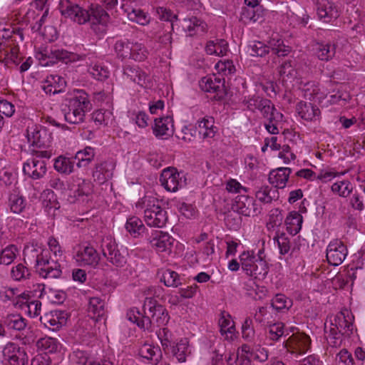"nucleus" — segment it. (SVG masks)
Instances as JSON below:
<instances>
[{
	"mask_svg": "<svg viewBox=\"0 0 365 365\" xmlns=\"http://www.w3.org/2000/svg\"><path fill=\"white\" fill-rule=\"evenodd\" d=\"M144 314L148 310L151 317L145 316L137 308L131 309L127 313L128 319L143 330H150L152 324L157 327L166 325L170 319L167 309L153 297H146L143 304Z\"/></svg>",
	"mask_w": 365,
	"mask_h": 365,
	"instance_id": "obj_1",
	"label": "nucleus"
},
{
	"mask_svg": "<svg viewBox=\"0 0 365 365\" xmlns=\"http://www.w3.org/2000/svg\"><path fill=\"white\" fill-rule=\"evenodd\" d=\"M91 108L88 94L83 90H77L71 98L66 100L61 110L66 121L71 124H78L83 122L86 113Z\"/></svg>",
	"mask_w": 365,
	"mask_h": 365,
	"instance_id": "obj_2",
	"label": "nucleus"
},
{
	"mask_svg": "<svg viewBox=\"0 0 365 365\" xmlns=\"http://www.w3.org/2000/svg\"><path fill=\"white\" fill-rule=\"evenodd\" d=\"M240 262L242 270L246 274L259 280L264 279L268 274L269 267L267 262L257 258L254 251H244L240 255Z\"/></svg>",
	"mask_w": 365,
	"mask_h": 365,
	"instance_id": "obj_3",
	"label": "nucleus"
},
{
	"mask_svg": "<svg viewBox=\"0 0 365 365\" xmlns=\"http://www.w3.org/2000/svg\"><path fill=\"white\" fill-rule=\"evenodd\" d=\"M30 252L33 258H35V267L41 277L56 279L61 275V265L57 260L51 259L43 251L38 253L36 249H33Z\"/></svg>",
	"mask_w": 365,
	"mask_h": 365,
	"instance_id": "obj_4",
	"label": "nucleus"
},
{
	"mask_svg": "<svg viewBox=\"0 0 365 365\" xmlns=\"http://www.w3.org/2000/svg\"><path fill=\"white\" fill-rule=\"evenodd\" d=\"M243 103L250 110L255 111L258 110L260 111L264 118L270 119L271 120H282L283 115L277 111L272 102L259 96H253L245 99Z\"/></svg>",
	"mask_w": 365,
	"mask_h": 365,
	"instance_id": "obj_5",
	"label": "nucleus"
},
{
	"mask_svg": "<svg viewBox=\"0 0 365 365\" xmlns=\"http://www.w3.org/2000/svg\"><path fill=\"white\" fill-rule=\"evenodd\" d=\"M103 256L116 267H123L127 263V252H121L115 240L111 237L103 238L101 243Z\"/></svg>",
	"mask_w": 365,
	"mask_h": 365,
	"instance_id": "obj_6",
	"label": "nucleus"
},
{
	"mask_svg": "<svg viewBox=\"0 0 365 365\" xmlns=\"http://www.w3.org/2000/svg\"><path fill=\"white\" fill-rule=\"evenodd\" d=\"M59 10L62 16L70 18L79 24H85L91 18L88 11L70 0H61L59 3Z\"/></svg>",
	"mask_w": 365,
	"mask_h": 365,
	"instance_id": "obj_7",
	"label": "nucleus"
},
{
	"mask_svg": "<svg viewBox=\"0 0 365 365\" xmlns=\"http://www.w3.org/2000/svg\"><path fill=\"white\" fill-rule=\"evenodd\" d=\"M200 87L205 92L214 93L213 99L215 101L223 100L227 94L225 79L217 77L215 75L202 78Z\"/></svg>",
	"mask_w": 365,
	"mask_h": 365,
	"instance_id": "obj_8",
	"label": "nucleus"
},
{
	"mask_svg": "<svg viewBox=\"0 0 365 365\" xmlns=\"http://www.w3.org/2000/svg\"><path fill=\"white\" fill-rule=\"evenodd\" d=\"M41 54L42 58L49 59V61L46 63V65L49 63L53 64L56 63V61H61L65 63L83 61L86 57L85 54L79 55L56 47L46 48Z\"/></svg>",
	"mask_w": 365,
	"mask_h": 365,
	"instance_id": "obj_9",
	"label": "nucleus"
},
{
	"mask_svg": "<svg viewBox=\"0 0 365 365\" xmlns=\"http://www.w3.org/2000/svg\"><path fill=\"white\" fill-rule=\"evenodd\" d=\"M232 209L239 214L247 217L257 215L262 210V207L256 204L255 199L247 195H237Z\"/></svg>",
	"mask_w": 365,
	"mask_h": 365,
	"instance_id": "obj_10",
	"label": "nucleus"
},
{
	"mask_svg": "<svg viewBox=\"0 0 365 365\" xmlns=\"http://www.w3.org/2000/svg\"><path fill=\"white\" fill-rule=\"evenodd\" d=\"M160 181L162 186L170 192H176L185 185V180H182L181 173L173 168L164 169L160 175Z\"/></svg>",
	"mask_w": 365,
	"mask_h": 365,
	"instance_id": "obj_11",
	"label": "nucleus"
},
{
	"mask_svg": "<svg viewBox=\"0 0 365 365\" xmlns=\"http://www.w3.org/2000/svg\"><path fill=\"white\" fill-rule=\"evenodd\" d=\"M3 356L10 365H27L29 357L24 348L14 343H8L3 349Z\"/></svg>",
	"mask_w": 365,
	"mask_h": 365,
	"instance_id": "obj_12",
	"label": "nucleus"
},
{
	"mask_svg": "<svg viewBox=\"0 0 365 365\" xmlns=\"http://www.w3.org/2000/svg\"><path fill=\"white\" fill-rule=\"evenodd\" d=\"M347 309H344L336 314L333 320H331L330 329L339 331L345 336H350L353 331L352 319Z\"/></svg>",
	"mask_w": 365,
	"mask_h": 365,
	"instance_id": "obj_13",
	"label": "nucleus"
},
{
	"mask_svg": "<svg viewBox=\"0 0 365 365\" xmlns=\"http://www.w3.org/2000/svg\"><path fill=\"white\" fill-rule=\"evenodd\" d=\"M29 142L38 148H48L52 141V134L48 129L42 126H36L31 131L27 130Z\"/></svg>",
	"mask_w": 365,
	"mask_h": 365,
	"instance_id": "obj_14",
	"label": "nucleus"
},
{
	"mask_svg": "<svg viewBox=\"0 0 365 365\" xmlns=\"http://www.w3.org/2000/svg\"><path fill=\"white\" fill-rule=\"evenodd\" d=\"M348 251L346 245L340 240L331 242L327 248V259L331 265L338 266L345 259Z\"/></svg>",
	"mask_w": 365,
	"mask_h": 365,
	"instance_id": "obj_15",
	"label": "nucleus"
},
{
	"mask_svg": "<svg viewBox=\"0 0 365 365\" xmlns=\"http://www.w3.org/2000/svg\"><path fill=\"white\" fill-rule=\"evenodd\" d=\"M116 163L113 159H108L97 163L93 171L95 181L103 183L112 178Z\"/></svg>",
	"mask_w": 365,
	"mask_h": 365,
	"instance_id": "obj_16",
	"label": "nucleus"
},
{
	"mask_svg": "<svg viewBox=\"0 0 365 365\" xmlns=\"http://www.w3.org/2000/svg\"><path fill=\"white\" fill-rule=\"evenodd\" d=\"M317 14L319 19L325 23L331 22L339 16V8L333 0H322L318 3Z\"/></svg>",
	"mask_w": 365,
	"mask_h": 365,
	"instance_id": "obj_17",
	"label": "nucleus"
},
{
	"mask_svg": "<svg viewBox=\"0 0 365 365\" xmlns=\"http://www.w3.org/2000/svg\"><path fill=\"white\" fill-rule=\"evenodd\" d=\"M46 163L44 160L31 158L23 165V172L33 180L42 178L46 173Z\"/></svg>",
	"mask_w": 365,
	"mask_h": 365,
	"instance_id": "obj_18",
	"label": "nucleus"
},
{
	"mask_svg": "<svg viewBox=\"0 0 365 365\" xmlns=\"http://www.w3.org/2000/svg\"><path fill=\"white\" fill-rule=\"evenodd\" d=\"M75 259L81 266H89L95 268L98 265L101 257L94 247L85 246L82 250L78 251Z\"/></svg>",
	"mask_w": 365,
	"mask_h": 365,
	"instance_id": "obj_19",
	"label": "nucleus"
},
{
	"mask_svg": "<svg viewBox=\"0 0 365 365\" xmlns=\"http://www.w3.org/2000/svg\"><path fill=\"white\" fill-rule=\"evenodd\" d=\"M66 313L60 310H53L41 317L40 321L45 327L51 331H58L63 325L66 324Z\"/></svg>",
	"mask_w": 365,
	"mask_h": 365,
	"instance_id": "obj_20",
	"label": "nucleus"
},
{
	"mask_svg": "<svg viewBox=\"0 0 365 365\" xmlns=\"http://www.w3.org/2000/svg\"><path fill=\"white\" fill-rule=\"evenodd\" d=\"M174 239L168 233L161 231H155L153 237L150 239V243L153 248L158 252L170 254L173 247Z\"/></svg>",
	"mask_w": 365,
	"mask_h": 365,
	"instance_id": "obj_21",
	"label": "nucleus"
},
{
	"mask_svg": "<svg viewBox=\"0 0 365 365\" xmlns=\"http://www.w3.org/2000/svg\"><path fill=\"white\" fill-rule=\"evenodd\" d=\"M291 173L292 169L289 168H279L273 170L269 174V182L276 188L282 189L285 187Z\"/></svg>",
	"mask_w": 365,
	"mask_h": 365,
	"instance_id": "obj_22",
	"label": "nucleus"
},
{
	"mask_svg": "<svg viewBox=\"0 0 365 365\" xmlns=\"http://www.w3.org/2000/svg\"><path fill=\"white\" fill-rule=\"evenodd\" d=\"M144 219L150 227H163L168 221L167 212L162 207L148 211L144 215Z\"/></svg>",
	"mask_w": 365,
	"mask_h": 365,
	"instance_id": "obj_23",
	"label": "nucleus"
},
{
	"mask_svg": "<svg viewBox=\"0 0 365 365\" xmlns=\"http://www.w3.org/2000/svg\"><path fill=\"white\" fill-rule=\"evenodd\" d=\"M173 119L168 115L155 118L153 130L155 135L158 138H160L165 135H172L173 133Z\"/></svg>",
	"mask_w": 365,
	"mask_h": 365,
	"instance_id": "obj_24",
	"label": "nucleus"
},
{
	"mask_svg": "<svg viewBox=\"0 0 365 365\" xmlns=\"http://www.w3.org/2000/svg\"><path fill=\"white\" fill-rule=\"evenodd\" d=\"M296 110L302 119L309 121L314 120L320 114V110L317 106L304 101H300L297 104Z\"/></svg>",
	"mask_w": 365,
	"mask_h": 365,
	"instance_id": "obj_25",
	"label": "nucleus"
},
{
	"mask_svg": "<svg viewBox=\"0 0 365 365\" xmlns=\"http://www.w3.org/2000/svg\"><path fill=\"white\" fill-rule=\"evenodd\" d=\"M7 206L11 212L21 214L26 207V201L19 192L14 190L9 194Z\"/></svg>",
	"mask_w": 365,
	"mask_h": 365,
	"instance_id": "obj_26",
	"label": "nucleus"
},
{
	"mask_svg": "<svg viewBox=\"0 0 365 365\" xmlns=\"http://www.w3.org/2000/svg\"><path fill=\"white\" fill-rule=\"evenodd\" d=\"M123 75L131 81L143 86L145 83L147 75L137 66H125Z\"/></svg>",
	"mask_w": 365,
	"mask_h": 365,
	"instance_id": "obj_27",
	"label": "nucleus"
},
{
	"mask_svg": "<svg viewBox=\"0 0 365 365\" xmlns=\"http://www.w3.org/2000/svg\"><path fill=\"white\" fill-rule=\"evenodd\" d=\"M336 46L334 43H318L315 46V54L321 61H328L333 58L336 53Z\"/></svg>",
	"mask_w": 365,
	"mask_h": 365,
	"instance_id": "obj_28",
	"label": "nucleus"
},
{
	"mask_svg": "<svg viewBox=\"0 0 365 365\" xmlns=\"http://www.w3.org/2000/svg\"><path fill=\"white\" fill-rule=\"evenodd\" d=\"M302 216L297 211L290 212L285 219L287 232L292 235H297L302 228Z\"/></svg>",
	"mask_w": 365,
	"mask_h": 365,
	"instance_id": "obj_29",
	"label": "nucleus"
},
{
	"mask_svg": "<svg viewBox=\"0 0 365 365\" xmlns=\"http://www.w3.org/2000/svg\"><path fill=\"white\" fill-rule=\"evenodd\" d=\"M182 26L184 31L187 32L188 35L190 36L196 34L199 31L203 32L206 29V24L196 16L184 19Z\"/></svg>",
	"mask_w": 365,
	"mask_h": 365,
	"instance_id": "obj_30",
	"label": "nucleus"
},
{
	"mask_svg": "<svg viewBox=\"0 0 365 365\" xmlns=\"http://www.w3.org/2000/svg\"><path fill=\"white\" fill-rule=\"evenodd\" d=\"M91 18L88 21L92 22L93 25L101 24L105 26L109 19L108 14L104 10V9L98 4H91V13H89Z\"/></svg>",
	"mask_w": 365,
	"mask_h": 365,
	"instance_id": "obj_31",
	"label": "nucleus"
},
{
	"mask_svg": "<svg viewBox=\"0 0 365 365\" xmlns=\"http://www.w3.org/2000/svg\"><path fill=\"white\" fill-rule=\"evenodd\" d=\"M75 160L73 157L67 158L60 155L54 160V169L59 173L69 175L73 171Z\"/></svg>",
	"mask_w": 365,
	"mask_h": 365,
	"instance_id": "obj_32",
	"label": "nucleus"
},
{
	"mask_svg": "<svg viewBox=\"0 0 365 365\" xmlns=\"http://www.w3.org/2000/svg\"><path fill=\"white\" fill-rule=\"evenodd\" d=\"M228 51V43L224 39H216L207 42L205 51L209 55L224 56Z\"/></svg>",
	"mask_w": 365,
	"mask_h": 365,
	"instance_id": "obj_33",
	"label": "nucleus"
},
{
	"mask_svg": "<svg viewBox=\"0 0 365 365\" xmlns=\"http://www.w3.org/2000/svg\"><path fill=\"white\" fill-rule=\"evenodd\" d=\"M105 302L99 297H91L89 299L88 311L91 317L96 321L105 314Z\"/></svg>",
	"mask_w": 365,
	"mask_h": 365,
	"instance_id": "obj_34",
	"label": "nucleus"
},
{
	"mask_svg": "<svg viewBox=\"0 0 365 365\" xmlns=\"http://www.w3.org/2000/svg\"><path fill=\"white\" fill-rule=\"evenodd\" d=\"M139 355L153 363L157 364L159 361V357L161 356L160 349L148 344H144L140 346L138 351Z\"/></svg>",
	"mask_w": 365,
	"mask_h": 365,
	"instance_id": "obj_35",
	"label": "nucleus"
},
{
	"mask_svg": "<svg viewBox=\"0 0 365 365\" xmlns=\"http://www.w3.org/2000/svg\"><path fill=\"white\" fill-rule=\"evenodd\" d=\"M257 199L262 203H271L279 197V192L276 189H272L268 185L262 186L255 193Z\"/></svg>",
	"mask_w": 365,
	"mask_h": 365,
	"instance_id": "obj_36",
	"label": "nucleus"
},
{
	"mask_svg": "<svg viewBox=\"0 0 365 365\" xmlns=\"http://www.w3.org/2000/svg\"><path fill=\"white\" fill-rule=\"evenodd\" d=\"M36 346L38 350L43 351L45 354H51L58 351L59 342L55 338L45 336L37 341Z\"/></svg>",
	"mask_w": 365,
	"mask_h": 365,
	"instance_id": "obj_37",
	"label": "nucleus"
},
{
	"mask_svg": "<svg viewBox=\"0 0 365 365\" xmlns=\"http://www.w3.org/2000/svg\"><path fill=\"white\" fill-rule=\"evenodd\" d=\"M95 150L91 147H86L83 150H79L73 157L77 160L76 165L78 168L86 167L94 159Z\"/></svg>",
	"mask_w": 365,
	"mask_h": 365,
	"instance_id": "obj_38",
	"label": "nucleus"
},
{
	"mask_svg": "<svg viewBox=\"0 0 365 365\" xmlns=\"http://www.w3.org/2000/svg\"><path fill=\"white\" fill-rule=\"evenodd\" d=\"M127 231L134 237H139L143 234L145 227L140 219L137 217H131L127 220L125 224Z\"/></svg>",
	"mask_w": 365,
	"mask_h": 365,
	"instance_id": "obj_39",
	"label": "nucleus"
},
{
	"mask_svg": "<svg viewBox=\"0 0 365 365\" xmlns=\"http://www.w3.org/2000/svg\"><path fill=\"white\" fill-rule=\"evenodd\" d=\"M279 74L283 81H291L297 77V71L292 64V61H287L279 66Z\"/></svg>",
	"mask_w": 365,
	"mask_h": 365,
	"instance_id": "obj_40",
	"label": "nucleus"
},
{
	"mask_svg": "<svg viewBox=\"0 0 365 365\" xmlns=\"http://www.w3.org/2000/svg\"><path fill=\"white\" fill-rule=\"evenodd\" d=\"M182 277L176 272L166 269L163 272L160 281L166 287H178L182 284Z\"/></svg>",
	"mask_w": 365,
	"mask_h": 365,
	"instance_id": "obj_41",
	"label": "nucleus"
},
{
	"mask_svg": "<svg viewBox=\"0 0 365 365\" xmlns=\"http://www.w3.org/2000/svg\"><path fill=\"white\" fill-rule=\"evenodd\" d=\"M136 207L143 210L145 214L148 211L160 209L161 206L158 198L154 196L145 195L136 203Z\"/></svg>",
	"mask_w": 365,
	"mask_h": 365,
	"instance_id": "obj_42",
	"label": "nucleus"
},
{
	"mask_svg": "<svg viewBox=\"0 0 365 365\" xmlns=\"http://www.w3.org/2000/svg\"><path fill=\"white\" fill-rule=\"evenodd\" d=\"M293 304L292 299L283 294H277L272 299L271 305L277 312L289 310Z\"/></svg>",
	"mask_w": 365,
	"mask_h": 365,
	"instance_id": "obj_43",
	"label": "nucleus"
},
{
	"mask_svg": "<svg viewBox=\"0 0 365 365\" xmlns=\"http://www.w3.org/2000/svg\"><path fill=\"white\" fill-rule=\"evenodd\" d=\"M188 347V341L187 339H180L171 349V353L177 359L179 362H185L186 360V354Z\"/></svg>",
	"mask_w": 365,
	"mask_h": 365,
	"instance_id": "obj_44",
	"label": "nucleus"
},
{
	"mask_svg": "<svg viewBox=\"0 0 365 365\" xmlns=\"http://www.w3.org/2000/svg\"><path fill=\"white\" fill-rule=\"evenodd\" d=\"M292 343L300 352H305L310 346L311 339L303 333L293 334L290 337Z\"/></svg>",
	"mask_w": 365,
	"mask_h": 365,
	"instance_id": "obj_45",
	"label": "nucleus"
},
{
	"mask_svg": "<svg viewBox=\"0 0 365 365\" xmlns=\"http://www.w3.org/2000/svg\"><path fill=\"white\" fill-rule=\"evenodd\" d=\"M18 248L13 245L6 247L0 251V265L11 264L16 257Z\"/></svg>",
	"mask_w": 365,
	"mask_h": 365,
	"instance_id": "obj_46",
	"label": "nucleus"
},
{
	"mask_svg": "<svg viewBox=\"0 0 365 365\" xmlns=\"http://www.w3.org/2000/svg\"><path fill=\"white\" fill-rule=\"evenodd\" d=\"M92 119L98 125H108L113 120V115L110 110L98 109L92 113Z\"/></svg>",
	"mask_w": 365,
	"mask_h": 365,
	"instance_id": "obj_47",
	"label": "nucleus"
},
{
	"mask_svg": "<svg viewBox=\"0 0 365 365\" xmlns=\"http://www.w3.org/2000/svg\"><path fill=\"white\" fill-rule=\"evenodd\" d=\"M248 52L252 56L264 57L269 53V47L262 41H254L249 44Z\"/></svg>",
	"mask_w": 365,
	"mask_h": 365,
	"instance_id": "obj_48",
	"label": "nucleus"
},
{
	"mask_svg": "<svg viewBox=\"0 0 365 365\" xmlns=\"http://www.w3.org/2000/svg\"><path fill=\"white\" fill-rule=\"evenodd\" d=\"M31 272L29 268L23 263H19L13 267L11 271V277L15 281H22L30 277Z\"/></svg>",
	"mask_w": 365,
	"mask_h": 365,
	"instance_id": "obj_49",
	"label": "nucleus"
},
{
	"mask_svg": "<svg viewBox=\"0 0 365 365\" xmlns=\"http://www.w3.org/2000/svg\"><path fill=\"white\" fill-rule=\"evenodd\" d=\"M5 324L10 329L21 331L26 327V319L20 315H9L4 320Z\"/></svg>",
	"mask_w": 365,
	"mask_h": 365,
	"instance_id": "obj_50",
	"label": "nucleus"
},
{
	"mask_svg": "<svg viewBox=\"0 0 365 365\" xmlns=\"http://www.w3.org/2000/svg\"><path fill=\"white\" fill-rule=\"evenodd\" d=\"M265 13L262 6L259 5L254 9H245L242 11V16L245 19L256 22L261 21Z\"/></svg>",
	"mask_w": 365,
	"mask_h": 365,
	"instance_id": "obj_51",
	"label": "nucleus"
},
{
	"mask_svg": "<svg viewBox=\"0 0 365 365\" xmlns=\"http://www.w3.org/2000/svg\"><path fill=\"white\" fill-rule=\"evenodd\" d=\"M230 315L225 312H222L221 317L219 319V325L222 334L227 333H233L235 330L234 322L230 319Z\"/></svg>",
	"mask_w": 365,
	"mask_h": 365,
	"instance_id": "obj_52",
	"label": "nucleus"
},
{
	"mask_svg": "<svg viewBox=\"0 0 365 365\" xmlns=\"http://www.w3.org/2000/svg\"><path fill=\"white\" fill-rule=\"evenodd\" d=\"M352 190L351 183L347 180L339 181L331 185V190L341 197H347Z\"/></svg>",
	"mask_w": 365,
	"mask_h": 365,
	"instance_id": "obj_53",
	"label": "nucleus"
},
{
	"mask_svg": "<svg viewBox=\"0 0 365 365\" xmlns=\"http://www.w3.org/2000/svg\"><path fill=\"white\" fill-rule=\"evenodd\" d=\"M77 186L76 189L74 190V193L78 196H84L88 195L91 192V184L88 181L81 179L76 178L73 179V187Z\"/></svg>",
	"mask_w": 365,
	"mask_h": 365,
	"instance_id": "obj_54",
	"label": "nucleus"
},
{
	"mask_svg": "<svg viewBox=\"0 0 365 365\" xmlns=\"http://www.w3.org/2000/svg\"><path fill=\"white\" fill-rule=\"evenodd\" d=\"M128 16L130 21L143 26L147 25L150 21L149 16L139 9H133L128 13Z\"/></svg>",
	"mask_w": 365,
	"mask_h": 365,
	"instance_id": "obj_55",
	"label": "nucleus"
},
{
	"mask_svg": "<svg viewBox=\"0 0 365 365\" xmlns=\"http://www.w3.org/2000/svg\"><path fill=\"white\" fill-rule=\"evenodd\" d=\"M88 72L93 76L94 78L98 81H103L109 76L108 68L101 64H95L88 68Z\"/></svg>",
	"mask_w": 365,
	"mask_h": 365,
	"instance_id": "obj_56",
	"label": "nucleus"
},
{
	"mask_svg": "<svg viewBox=\"0 0 365 365\" xmlns=\"http://www.w3.org/2000/svg\"><path fill=\"white\" fill-rule=\"evenodd\" d=\"M27 304L24 306L25 312L30 317H36L41 313V302L38 300H29Z\"/></svg>",
	"mask_w": 365,
	"mask_h": 365,
	"instance_id": "obj_57",
	"label": "nucleus"
},
{
	"mask_svg": "<svg viewBox=\"0 0 365 365\" xmlns=\"http://www.w3.org/2000/svg\"><path fill=\"white\" fill-rule=\"evenodd\" d=\"M115 51L118 57L121 58H125L129 57L130 53L132 52L131 46L130 43L123 41H118L114 46Z\"/></svg>",
	"mask_w": 365,
	"mask_h": 365,
	"instance_id": "obj_58",
	"label": "nucleus"
},
{
	"mask_svg": "<svg viewBox=\"0 0 365 365\" xmlns=\"http://www.w3.org/2000/svg\"><path fill=\"white\" fill-rule=\"evenodd\" d=\"M284 324L281 322L275 323L269 326L268 336L273 341H277L284 334Z\"/></svg>",
	"mask_w": 365,
	"mask_h": 365,
	"instance_id": "obj_59",
	"label": "nucleus"
},
{
	"mask_svg": "<svg viewBox=\"0 0 365 365\" xmlns=\"http://www.w3.org/2000/svg\"><path fill=\"white\" fill-rule=\"evenodd\" d=\"M252 321L250 318H247L242 327V334L243 339L247 341H252L254 339L255 331L252 327Z\"/></svg>",
	"mask_w": 365,
	"mask_h": 365,
	"instance_id": "obj_60",
	"label": "nucleus"
},
{
	"mask_svg": "<svg viewBox=\"0 0 365 365\" xmlns=\"http://www.w3.org/2000/svg\"><path fill=\"white\" fill-rule=\"evenodd\" d=\"M132 52L129 58L136 61H142L146 58V50L141 44L135 43L131 46Z\"/></svg>",
	"mask_w": 365,
	"mask_h": 365,
	"instance_id": "obj_61",
	"label": "nucleus"
},
{
	"mask_svg": "<svg viewBox=\"0 0 365 365\" xmlns=\"http://www.w3.org/2000/svg\"><path fill=\"white\" fill-rule=\"evenodd\" d=\"M75 355L79 359L78 363L82 364L83 365H113L112 362L106 360L102 361H93L88 359L86 354L81 351H76Z\"/></svg>",
	"mask_w": 365,
	"mask_h": 365,
	"instance_id": "obj_62",
	"label": "nucleus"
},
{
	"mask_svg": "<svg viewBox=\"0 0 365 365\" xmlns=\"http://www.w3.org/2000/svg\"><path fill=\"white\" fill-rule=\"evenodd\" d=\"M274 240L277 242L280 254L285 255L288 253L290 250V243L289 238L284 233H281L279 235L274 237Z\"/></svg>",
	"mask_w": 365,
	"mask_h": 365,
	"instance_id": "obj_63",
	"label": "nucleus"
},
{
	"mask_svg": "<svg viewBox=\"0 0 365 365\" xmlns=\"http://www.w3.org/2000/svg\"><path fill=\"white\" fill-rule=\"evenodd\" d=\"M328 333L327 335V340L328 343L330 346L333 347H337L339 346L342 341V336L343 334L339 333V331H336L334 330H331L329 329V331H327Z\"/></svg>",
	"mask_w": 365,
	"mask_h": 365,
	"instance_id": "obj_64",
	"label": "nucleus"
}]
</instances>
